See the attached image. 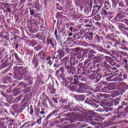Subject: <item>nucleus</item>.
Wrapping results in <instances>:
<instances>
[{
    "instance_id": "obj_1",
    "label": "nucleus",
    "mask_w": 128,
    "mask_h": 128,
    "mask_svg": "<svg viewBox=\"0 0 128 128\" xmlns=\"http://www.w3.org/2000/svg\"><path fill=\"white\" fill-rule=\"evenodd\" d=\"M74 74H76L74 76V78H77V80L78 78L80 79V80H85L86 78L84 76H88V74H92V70L88 69H85L84 66V63L78 64L76 67H74Z\"/></svg>"
},
{
    "instance_id": "obj_2",
    "label": "nucleus",
    "mask_w": 128,
    "mask_h": 128,
    "mask_svg": "<svg viewBox=\"0 0 128 128\" xmlns=\"http://www.w3.org/2000/svg\"><path fill=\"white\" fill-rule=\"evenodd\" d=\"M70 52V49L65 46V48L60 49L58 50L57 53L56 52L52 56V60H55L56 63L54 64V68L55 70L58 68L59 66H60V64H58V60H62L66 54Z\"/></svg>"
},
{
    "instance_id": "obj_3",
    "label": "nucleus",
    "mask_w": 128,
    "mask_h": 128,
    "mask_svg": "<svg viewBox=\"0 0 128 128\" xmlns=\"http://www.w3.org/2000/svg\"><path fill=\"white\" fill-rule=\"evenodd\" d=\"M68 57H64V58L61 60V62H62L64 64L65 68L67 72L70 74L74 76V67L72 66V62H70V64H68Z\"/></svg>"
},
{
    "instance_id": "obj_4",
    "label": "nucleus",
    "mask_w": 128,
    "mask_h": 128,
    "mask_svg": "<svg viewBox=\"0 0 128 128\" xmlns=\"http://www.w3.org/2000/svg\"><path fill=\"white\" fill-rule=\"evenodd\" d=\"M14 78H18L20 74H26V69H24V68L22 66H16L14 69Z\"/></svg>"
},
{
    "instance_id": "obj_5",
    "label": "nucleus",
    "mask_w": 128,
    "mask_h": 128,
    "mask_svg": "<svg viewBox=\"0 0 128 128\" xmlns=\"http://www.w3.org/2000/svg\"><path fill=\"white\" fill-rule=\"evenodd\" d=\"M88 114L91 116L88 117V120H90V124H92V126H98V124H100L98 122H100V120L98 118L94 116L96 114L94 112L89 111Z\"/></svg>"
},
{
    "instance_id": "obj_6",
    "label": "nucleus",
    "mask_w": 128,
    "mask_h": 128,
    "mask_svg": "<svg viewBox=\"0 0 128 128\" xmlns=\"http://www.w3.org/2000/svg\"><path fill=\"white\" fill-rule=\"evenodd\" d=\"M92 62V59H86L84 62V68L85 70H94L96 68V64Z\"/></svg>"
},
{
    "instance_id": "obj_7",
    "label": "nucleus",
    "mask_w": 128,
    "mask_h": 128,
    "mask_svg": "<svg viewBox=\"0 0 128 128\" xmlns=\"http://www.w3.org/2000/svg\"><path fill=\"white\" fill-rule=\"evenodd\" d=\"M64 27H63L62 28V30H60V29L58 28V30H55L54 34L56 38V40H58L60 38H62V36H66L68 34L66 33V31L64 30Z\"/></svg>"
},
{
    "instance_id": "obj_8",
    "label": "nucleus",
    "mask_w": 128,
    "mask_h": 128,
    "mask_svg": "<svg viewBox=\"0 0 128 128\" xmlns=\"http://www.w3.org/2000/svg\"><path fill=\"white\" fill-rule=\"evenodd\" d=\"M64 68L60 67L56 70L55 76L56 78H61L62 80H66L64 78Z\"/></svg>"
},
{
    "instance_id": "obj_9",
    "label": "nucleus",
    "mask_w": 128,
    "mask_h": 128,
    "mask_svg": "<svg viewBox=\"0 0 128 128\" xmlns=\"http://www.w3.org/2000/svg\"><path fill=\"white\" fill-rule=\"evenodd\" d=\"M114 38H118V36H114V34H112L106 36L107 40H112V42H115L114 46L116 47L118 46H120V40Z\"/></svg>"
},
{
    "instance_id": "obj_10",
    "label": "nucleus",
    "mask_w": 128,
    "mask_h": 128,
    "mask_svg": "<svg viewBox=\"0 0 128 128\" xmlns=\"http://www.w3.org/2000/svg\"><path fill=\"white\" fill-rule=\"evenodd\" d=\"M84 102L86 104H90V102L91 106L92 108H98V101L94 99L86 98V100L84 101Z\"/></svg>"
},
{
    "instance_id": "obj_11",
    "label": "nucleus",
    "mask_w": 128,
    "mask_h": 128,
    "mask_svg": "<svg viewBox=\"0 0 128 128\" xmlns=\"http://www.w3.org/2000/svg\"><path fill=\"white\" fill-rule=\"evenodd\" d=\"M80 58H84L83 56L82 55V53L80 49L76 50V52L70 57V60H80Z\"/></svg>"
},
{
    "instance_id": "obj_12",
    "label": "nucleus",
    "mask_w": 128,
    "mask_h": 128,
    "mask_svg": "<svg viewBox=\"0 0 128 128\" xmlns=\"http://www.w3.org/2000/svg\"><path fill=\"white\" fill-rule=\"evenodd\" d=\"M58 112L57 110H54L50 113L48 116L46 117V118L44 120L43 124L44 126H48V120H50V116H54V114H56V112Z\"/></svg>"
},
{
    "instance_id": "obj_13",
    "label": "nucleus",
    "mask_w": 128,
    "mask_h": 128,
    "mask_svg": "<svg viewBox=\"0 0 128 128\" xmlns=\"http://www.w3.org/2000/svg\"><path fill=\"white\" fill-rule=\"evenodd\" d=\"M104 58V56L103 54H98L97 56L94 57L93 60L94 64H98Z\"/></svg>"
},
{
    "instance_id": "obj_14",
    "label": "nucleus",
    "mask_w": 128,
    "mask_h": 128,
    "mask_svg": "<svg viewBox=\"0 0 128 128\" xmlns=\"http://www.w3.org/2000/svg\"><path fill=\"white\" fill-rule=\"evenodd\" d=\"M92 73L89 75L88 78L90 80H96V74H100V70H92Z\"/></svg>"
},
{
    "instance_id": "obj_15",
    "label": "nucleus",
    "mask_w": 128,
    "mask_h": 128,
    "mask_svg": "<svg viewBox=\"0 0 128 128\" xmlns=\"http://www.w3.org/2000/svg\"><path fill=\"white\" fill-rule=\"evenodd\" d=\"M121 66L124 65V68L128 70V56L124 58L123 60H120V61H118Z\"/></svg>"
},
{
    "instance_id": "obj_16",
    "label": "nucleus",
    "mask_w": 128,
    "mask_h": 128,
    "mask_svg": "<svg viewBox=\"0 0 128 128\" xmlns=\"http://www.w3.org/2000/svg\"><path fill=\"white\" fill-rule=\"evenodd\" d=\"M100 8H102V6L98 5H94L93 6L92 14H91L92 16H96V14H98V12H100Z\"/></svg>"
},
{
    "instance_id": "obj_17",
    "label": "nucleus",
    "mask_w": 128,
    "mask_h": 128,
    "mask_svg": "<svg viewBox=\"0 0 128 128\" xmlns=\"http://www.w3.org/2000/svg\"><path fill=\"white\" fill-rule=\"evenodd\" d=\"M47 44L48 46H50V48H56V42L54 40H52L48 38Z\"/></svg>"
},
{
    "instance_id": "obj_18",
    "label": "nucleus",
    "mask_w": 128,
    "mask_h": 128,
    "mask_svg": "<svg viewBox=\"0 0 128 128\" xmlns=\"http://www.w3.org/2000/svg\"><path fill=\"white\" fill-rule=\"evenodd\" d=\"M12 56L13 58H14V56L16 60H17L18 62H20V64H22L24 61L22 60V58H20L18 57V54H16V52H14L10 56V58H12Z\"/></svg>"
},
{
    "instance_id": "obj_19",
    "label": "nucleus",
    "mask_w": 128,
    "mask_h": 128,
    "mask_svg": "<svg viewBox=\"0 0 128 128\" xmlns=\"http://www.w3.org/2000/svg\"><path fill=\"white\" fill-rule=\"evenodd\" d=\"M120 88L122 90V92H126V90H128V85L126 84V83L122 82L120 84Z\"/></svg>"
},
{
    "instance_id": "obj_20",
    "label": "nucleus",
    "mask_w": 128,
    "mask_h": 128,
    "mask_svg": "<svg viewBox=\"0 0 128 128\" xmlns=\"http://www.w3.org/2000/svg\"><path fill=\"white\" fill-rule=\"evenodd\" d=\"M96 54V52L94 50H92L90 51L88 54L86 56V58H88V60H92V57L94 56V54Z\"/></svg>"
},
{
    "instance_id": "obj_21",
    "label": "nucleus",
    "mask_w": 128,
    "mask_h": 128,
    "mask_svg": "<svg viewBox=\"0 0 128 128\" xmlns=\"http://www.w3.org/2000/svg\"><path fill=\"white\" fill-rule=\"evenodd\" d=\"M108 10V9L103 8L102 10H101L102 14L105 17L108 16H110V12Z\"/></svg>"
},
{
    "instance_id": "obj_22",
    "label": "nucleus",
    "mask_w": 128,
    "mask_h": 128,
    "mask_svg": "<svg viewBox=\"0 0 128 128\" xmlns=\"http://www.w3.org/2000/svg\"><path fill=\"white\" fill-rule=\"evenodd\" d=\"M92 36H94V33L92 32L89 33V35L86 36L85 38L86 42H90L92 40Z\"/></svg>"
},
{
    "instance_id": "obj_23",
    "label": "nucleus",
    "mask_w": 128,
    "mask_h": 128,
    "mask_svg": "<svg viewBox=\"0 0 128 128\" xmlns=\"http://www.w3.org/2000/svg\"><path fill=\"white\" fill-rule=\"evenodd\" d=\"M114 76H116V75L112 74V76L107 77L106 78V80H107L108 82H118V79L117 78H114L112 80V78H114Z\"/></svg>"
},
{
    "instance_id": "obj_24",
    "label": "nucleus",
    "mask_w": 128,
    "mask_h": 128,
    "mask_svg": "<svg viewBox=\"0 0 128 128\" xmlns=\"http://www.w3.org/2000/svg\"><path fill=\"white\" fill-rule=\"evenodd\" d=\"M72 85V82L68 81H66L64 82V86H66V88H68V90H72V86H71Z\"/></svg>"
},
{
    "instance_id": "obj_25",
    "label": "nucleus",
    "mask_w": 128,
    "mask_h": 128,
    "mask_svg": "<svg viewBox=\"0 0 128 128\" xmlns=\"http://www.w3.org/2000/svg\"><path fill=\"white\" fill-rule=\"evenodd\" d=\"M120 98H117L112 100V104L116 106L120 104Z\"/></svg>"
},
{
    "instance_id": "obj_26",
    "label": "nucleus",
    "mask_w": 128,
    "mask_h": 128,
    "mask_svg": "<svg viewBox=\"0 0 128 128\" xmlns=\"http://www.w3.org/2000/svg\"><path fill=\"white\" fill-rule=\"evenodd\" d=\"M75 98L78 102H84V95H80L75 96Z\"/></svg>"
},
{
    "instance_id": "obj_27",
    "label": "nucleus",
    "mask_w": 128,
    "mask_h": 128,
    "mask_svg": "<svg viewBox=\"0 0 128 128\" xmlns=\"http://www.w3.org/2000/svg\"><path fill=\"white\" fill-rule=\"evenodd\" d=\"M112 108H105L102 110L98 109V110H96V112H112Z\"/></svg>"
},
{
    "instance_id": "obj_28",
    "label": "nucleus",
    "mask_w": 128,
    "mask_h": 128,
    "mask_svg": "<svg viewBox=\"0 0 128 128\" xmlns=\"http://www.w3.org/2000/svg\"><path fill=\"white\" fill-rule=\"evenodd\" d=\"M105 58H106V62H108L110 64H112V66L114 64H114V60H112V57H110L108 56H106Z\"/></svg>"
},
{
    "instance_id": "obj_29",
    "label": "nucleus",
    "mask_w": 128,
    "mask_h": 128,
    "mask_svg": "<svg viewBox=\"0 0 128 128\" xmlns=\"http://www.w3.org/2000/svg\"><path fill=\"white\" fill-rule=\"evenodd\" d=\"M110 3V1L106 0L104 2V5L103 8H105V10H108L109 8H110L111 6Z\"/></svg>"
},
{
    "instance_id": "obj_30",
    "label": "nucleus",
    "mask_w": 128,
    "mask_h": 128,
    "mask_svg": "<svg viewBox=\"0 0 128 128\" xmlns=\"http://www.w3.org/2000/svg\"><path fill=\"white\" fill-rule=\"evenodd\" d=\"M10 60L6 59L4 62V63H2L1 65L2 68H6V66H8L10 65Z\"/></svg>"
},
{
    "instance_id": "obj_31",
    "label": "nucleus",
    "mask_w": 128,
    "mask_h": 128,
    "mask_svg": "<svg viewBox=\"0 0 128 128\" xmlns=\"http://www.w3.org/2000/svg\"><path fill=\"white\" fill-rule=\"evenodd\" d=\"M14 120L10 119L6 121L5 124H7L9 128H10V126H12L14 124Z\"/></svg>"
},
{
    "instance_id": "obj_32",
    "label": "nucleus",
    "mask_w": 128,
    "mask_h": 128,
    "mask_svg": "<svg viewBox=\"0 0 128 128\" xmlns=\"http://www.w3.org/2000/svg\"><path fill=\"white\" fill-rule=\"evenodd\" d=\"M92 3H88V5L86 6L85 10L88 12H92Z\"/></svg>"
},
{
    "instance_id": "obj_33",
    "label": "nucleus",
    "mask_w": 128,
    "mask_h": 128,
    "mask_svg": "<svg viewBox=\"0 0 128 128\" xmlns=\"http://www.w3.org/2000/svg\"><path fill=\"white\" fill-rule=\"evenodd\" d=\"M4 80H6V82H7L8 84V82L12 84V77L7 76L4 78Z\"/></svg>"
},
{
    "instance_id": "obj_34",
    "label": "nucleus",
    "mask_w": 128,
    "mask_h": 128,
    "mask_svg": "<svg viewBox=\"0 0 128 128\" xmlns=\"http://www.w3.org/2000/svg\"><path fill=\"white\" fill-rule=\"evenodd\" d=\"M112 71H110V70H106V71H105L104 72V78L106 77V76H110V74H112Z\"/></svg>"
},
{
    "instance_id": "obj_35",
    "label": "nucleus",
    "mask_w": 128,
    "mask_h": 128,
    "mask_svg": "<svg viewBox=\"0 0 128 128\" xmlns=\"http://www.w3.org/2000/svg\"><path fill=\"white\" fill-rule=\"evenodd\" d=\"M100 96H103L104 98H110V94H99Z\"/></svg>"
},
{
    "instance_id": "obj_36",
    "label": "nucleus",
    "mask_w": 128,
    "mask_h": 128,
    "mask_svg": "<svg viewBox=\"0 0 128 128\" xmlns=\"http://www.w3.org/2000/svg\"><path fill=\"white\" fill-rule=\"evenodd\" d=\"M102 78V75L101 74H99L97 76V78H96V80L94 81V82L95 84H96V82H98L100 80V79Z\"/></svg>"
},
{
    "instance_id": "obj_37",
    "label": "nucleus",
    "mask_w": 128,
    "mask_h": 128,
    "mask_svg": "<svg viewBox=\"0 0 128 128\" xmlns=\"http://www.w3.org/2000/svg\"><path fill=\"white\" fill-rule=\"evenodd\" d=\"M38 56L40 57V60H44V52H42V51L40 52L38 54Z\"/></svg>"
},
{
    "instance_id": "obj_38",
    "label": "nucleus",
    "mask_w": 128,
    "mask_h": 128,
    "mask_svg": "<svg viewBox=\"0 0 128 128\" xmlns=\"http://www.w3.org/2000/svg\"><path fill=\"white\" fill-rule=\"evenodd\" d=\"M105 44V48H110V46H112V44L110 42H106Z\"/></svg>"
},
{
    "instance_id": "obj_39",
    "label": "nucleus",
    "mask_w": 128,
    "mask_h": 128,
    "mask_svg": "<svg viewBox=\"0 0 128 128\" xmlns=\"http://www.w3.org/2000/svg\"><path fill=\"white\" fill-rule=\"evenodd\" d=\"M81 52V54L83 56V58H84V56L88 54V50H82V49H79Z\"/></svg>"
},
{
    "instance_id": "obj_40",
    "label": "nucleus",
    "mask_w": 128,
    "mask_h": 128,
    "mask_svg": "<svg viewBox=\"0 0 128 128\" xmlns=\"http://www.w3.org/2000/svg\"><path fill=\"white\" fill-rule=\"evenodd\" d=\"M76 78H74V82H71V84H78V82H80L78 80H82V78H78H78H76Z\"/></svg>"
},
{
    "instance_id": "obj_41",
    "label": "nucleus",
    "mask_w": 128,
    "mask_h": 128,
    "mask_svg": "<svg viewBox=\"0 0 128 128\" xmlns=\"http://www.w3.org/2000/svg\"><path fill=\"white\" fill-rule=\"evenodd\" d=\"M112 2L114 6H118V5L120 4V0H112Z\"/></svg>"
},
{
    "instance_id": "obj_42",
    "label": "nucleus",
    "mask_w": 128,
    "mask_h": 128,
    "mask_svg": "<svg viewBox=\"0 0 128 128\" xmlns=\"http://www.w3.org/2000/svg\"><path fill=\"white\" fill-rule=\"evenodd\" d=\"M94 38H95V40L97 42H100L102 41V38L100 37V36H98V35L96 34Z\"/></svg>"
},
{
    "instance_id": "obj_43",
    "label": "nucleus",
    "mask_w": 128,
    "mask_h": 128,
    "mask_svg": "<svg viewBox=\"0 0 128 128\" xmlns=\"http://www.w3.org/2000/svg\"><path fill=\"white\" fill-rule=\"evenodd\" d=\"M26 52H28L27 56H32V55L34 54V51L30 50L29 49H28L26 50Z\"/></svg>"
},
{
    "instance_id": "obj_44",
    "label": "nucleus",
    "mask_w": 128,
    "mask_h": 128,
    "mask_svg": "<svg viewBox=\"0 0 128 128\" xmlns=\"http://www.w3.org/2000/svg\"><path fill=\"white\" fill-rule=\"evenodd\" d=\"M10 41L8 39H6L4 41V46H10Z\"/></svg>"
},
{
    "instance_id": "obj_45",
    "label": "nucleus",
    "mask_w": 128,
    "mask_h": 128,
    "mask_svg": "<svg viewBox=\"0 0 128 128\" xmlns=\"http://www.w3.org/2000/svg\"><path fill=\"white\" fill-rule=\"evenodd\" d=\"M118 6H119L120 8H126V4H124V2L122 1L119 2Z\"/></svg>"
},
{
    "instance_id": "obj_46",
    "label": "nucleus",
    "mask_w": 128,
    "mask_h": 128,
    "mask_svg": "<svg viewBox=\"0 0 128 128\" xmlns=\"http://www.w3.org/2000/svg\"><path fill=\"white\" fill-rule=\"evenodd\" d=\"M22 95H20L18 97L16 98L15 99L16 102H20V100H22Z\"/></svg>"
},
{
    "instance_id": "obj_47",
    "label": "nucleus",
    "mask_w": 128,
    "mask_h": 128,
    "mask_svg": "<svg viewBox=\"0 0 128 128\" xmlns=\"http://www.w3.org/2000/svg\"><path fill=\"white\" fill-rule=\"evenodd\" d=\"M108 90H114V86H112V84H108Z\"/></svg>"
},
{
    "instance_id": "obj_48",
    "label": "nucleus",
    "mask_w": 128,
    "mask_h": 128,
    "mask_svg": "<svg viewBox=\"0 0 128 128\" xmlns=\"http://www.w3.org/2000/svg\"><path fill=\"white\" fill-rule=\"evenodd\" d=\"M95 66L98 69V70H100V66H102L100 65V64L98 63L96 65L95 64Z\"/></svg>"
},
{
    "instance_id": "obj_49",
    "label": "nucleus",
    "mask_w": 128,
    "mask_h": 128,
    "mask_svg": "<svg viewBox=\"0 0 128 128\" xmlns=\"http://www.w3.org/2000/svg\"><path fill=\"white\" fill-rule=\"evenodd\" d=\"M95 20H100V18L102 16H100V14H98L96 16H95Z\"/></svg>"
},
{
    "instance_id": "obj_50",
    "label": "nucleus",
    "mask_w": 128,
    "mask_h": 128,
    "mask_svg": "<svg viewBox=\"0 0 128 128\" xmlns=\"http://www.w3.org/2000/svg\"><path fill=\"white\" fill-rule=\"evenodd\" d=\"M102 90L104 92H108L109 90L108 86H104Z\"/></svg>"
},
{
    "instance_id": "obj_51",
    "label": "nucleus",
    "mask_w": 128,
    "mask_h": 128,
    "mask_svg": "<svg viewBox=\"0 0 128 128\" xmlns=\"http://www.w3.org/2000/svg\"><path fill=\"white\" fill-rule=\"evenodd\" d=\"M105 106H108V108H110V106H112L113 104L112 102H108L106 104Z\"/></svg>"
},
{
    "instance_id": "obj_52",
    "label": "nucleus",
    "mask_w": 128,
    "mask_h": 128,
    "mask_svg": "<svg viewBox=\"0 0 128 128\" xmlns=\"http://www.w3.org/2000/svg\"><path fill=\"white\" fill-rule=\"evenodd\" d=\"M119 52H120V54H121L124 56H128V54L126 52H124L122 51H120Z\"/></svg>"
},
{
    "instance_id": "obj_53",
    "label": "nucleus",
    "mask_w": 128,
    "mask_h": 128,
    "mask_svg": "<svg viewBox=\"0 0 128 128\" xmlns=\"http://www.w3.org/2000/svg\"><path fill=\"white\" fill-rule=\"evenodd\" d=\"M66 120H68V119L66 118H62V119H61L60 122H64L65 123V124H68V122H66Z\"/></svg>"
},
{
    "instance_id": "obj_54",
    "label": "nucleus",
    "mask_w": 128,
    "mask_h": 128,
    "mask_svg": "<svg viewBox=\"0 0 128 128\" xmlns=\"http://www.w3.org/2000/svg\"><path fill=\"white\" fill-rule=\"evenodd\" d=\"M42 117H40L39 119H38L36 120V124H38L40 125V124H42Z\"/></svg>"
},
{
    "instance_id": "obj_55",
    "label": "nucleus",
    "mask_w": 128,
    "mask_h": 128,
    "mask_svg": "<svg viewBox=\"0 0 128 128\" xmlns=\"http://www.w3.org/2000/svg\"><path fill=\"white\" fill-rule=\"evenodd\" d=\"M30 114L32 116L34 114V109L32 108V106H30Z\"/></svg>"
},
{
    "instance_id": "obj_56",
    "label": "nucleus",
    "mask_w": 128,
    "mask_h": 128,
    "mask_svg": "<svg viewBox=\"0 0 128 128\" xmlns=\"http://www.w3.org/2000/svg\"><path fill=\"white\" fill-rule=\"evenodd\" d=\"M34 66V68H38V61H36V62H34L33 63Z\"/></svg>"
},
{
    "instance_id": "obj_57",
    "label": "nucleus",
    "mask_w": 128,
    "mask_h": 128,
    "mask_svg": "<svg viewBox=\"0 0 128 128\" xmlns=\"http://www.w3.org/2000/svg\"><path fill=\"white\" fill-rule=\"evenodd\" d=\"M40 112V110L38 108H36L34 109V112L35 114H38Z\"/></svg>"
},
{
    "instance_id": "obj_58",
    "label": "nucleus",
    "mask_w": 128,
    "mask_h": 128,
    "mask_svg": "<svg viewBox=\"0 0 128 128\" xmlns=\"http://www.w3.org/2000/svg\"><path fill=\"white\" fill-rule=\"evenodd\" d=\"M32 82H28V83L25 84L24 85V88H26V86H32Z\"/></svg>"
},
{
    "instance_id": "obj_59",
    "label": "nucleus",
    "mask_w": 128,
    "mask_h": 128,
    "mask_svg": "<svg viewBox=\"0 0 128 128\" xmlns=\"http://www.w3.org/2000/svg\"><path fill=\"white\" fill-rule=\"evenodd\" d=\"M64 110H70V105H66L64 106Z\"/></svg>"
},
{
    "instance_id": "obj_60",
    "label": "nucleus",
    "mask_w": 128,
    "mask_h": 128,
    "mask_svg": "<svg viewBox=\"0 0 128 128\" xmlns=\"http://www.w3.org/2000/svg\"><path fill=\"white\" fill-rule=\"evenodd\" d=\"M34 48L36 50V52H38L40 50V46H37Z\"/></svg>"
},
{
    "instance_id": "obj_61",
    "label": "nucleus",
    "mask_w": 128,
    "mask_h": 128,
    "mask_svg": "<svg viewBox=\"0 0 128 128\" xmlns=\"http://www.w3.org/2000/svg\"><path fill=\"white\" fill-rule=\"evenodd\" d=\"M47 64L48 66H52V60H49L47 62Z\"/></svg>"
},
{
    "instance_id": "obj_62",
    "label": "nucleus",
    "mask_w": 128,
    "mask_h": 128,
    "mask_svg": "<svg viewBox=\"0 0 128 128\" xmlns=\"http://www.w3.org/2000/svg\"><path fill=\"white\" fill-rule=\"evenodd\" d=\"M72 40H74L72 38H68L67 39V42H68L67 44H70V42H72Z\"/></svg>"
},
{
    "instance_id": "obj_63",
    "label": "nucleus",
    "mask_w": 128,
    "mask_h": 128,
    "mask_svg": "<svg viewBox=\"0 0 128 128\" xmlns=\"http://www.w3.org/2000/svg\"><path fill=\"white\" fill-rule=\"evenodd\" d=\"M77 64H78V60H76L73 62H72V66H76Z\"/></svg>"
},
{
    "instance_id": "obj_64",
    "label": "nucleus",
    "mask_w": 128,
    "mask_h": 128,
    "mask_svg": "<svg viewBox=\"0 0 128 128\" xmlns=\"http://www.w3.org/2000/svg\"><path fill=\"white\" fill-rule=\"evenodd\" d=\"M122 42L124 44L125 46H128V42L126 41V40H122Z\"/></svg>"
}]
</instances>
